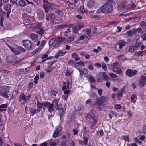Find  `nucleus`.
<instances>
[{
  "label": "nucleus",
  "instance_id": "1",
  "mask_svg": "<svg viewBox=\"0 0 146 146\" xmlns=\"http://www.w3.org/2000/svg\"><path fill=\"white\" fill-rule=\"evenodd\" d=\"M113 9V7L112 5L105 3L97 10V13H99L102 12L105 14H107L112 12Z\"/></svg>",
  "mask_w": 146,
  "mask_h": 146
},
{
  "label": "nucleus",
  "instance_id": "2",
  "mask_svg": "<svg viewBox=\"0 0 146 146\" xmlns=\"http://www.w3.org/2000/svg\"><path fill=\"white\" fill-rule=\"evenodd\" d=\"M94 102V104L98 106H102V104L107 101V97L105 96H102L96 99Z\"/></svg>",
  "mask_w": 146,
  "mask_h": 146
},
{
  "label": "nucleus",
  "instance_id": "3",
  "mask_svg": "<svg viewBox=\"0 0 146 146\" xmlns=\"http://www.w3.org/2000/svg\"><path fill=\"white\" fill-rule=\"evenodd\" d=\"M8 86L6 87L5 86L0 87V95L7 98H9V96L6 94L7 92Z\"/></svg>",
  "mask_w": 146,
  "mask_h": 146
},
{
  "label": "nucleus",
  "instance_id": "4",
  "mask_svg": "<svg viewBox=\"0 0 146 146\" xmlns=\"http://www.w3.org/2000/svg\"><path fill=\"white\" fill-rule=\"evenodd\" d=\"M23 44L27 49L31 50L32 46L31 42L29 40H25L23 42Z\"/></svg>",
  "mask_w": 146,
  "mask_h": 146
},
{
  "label": "nucleus",
  "instance_id": "5",
  "mask_svg": "<svg viewBox=\"0 0 146 146\" xmlns=\"http://www.w3.org/2000/svg\"><path fill=\"white\" fill-rule=\"evenodd\" d=\"M43 105L46 107H48V111L50 112H51L53 111V108L54 107L53 103L51 104L48 102L43 103Z\"/></svg>",
  "mask_w": 146,
  "mask_h": 146
},
{
  "label": "nucleus",
  "instance_id": "6",
  "mask_svg": "<svg viewBox=\"0 0 146 146\" xmlns=\"http://www.w3.org/2000/svg\"><path fill=\"white\" fill-rule=\"evenodd\" d=\"M146 82V76L141 75L139 79V85L141 87H143L145 84Z\"/></svg>",
  "mask_w": 146,
  "mask_h": 146
},
{
  "label": "nucleus",
  "instance_id": "7",
  "mask_svg": "<svg viewBox=\"0 0 146 146\" xmlns=\"http://www.w3.org/2000/svg\"><path fill=\"white\" fill-rule=\"evenodd\" d=\"M31 97V95H29L28 96H25V95L23 93H22L19 97V100L20 101L23 100L24 102H26Z\"/></svg>",
  "mask_w": 146,
  "mask_h": 146
},
{
  "label": "nucleus",
  "instance_id": "8",
  "mask_svg": "<svg viewBox=\"0 0 146 146\" xmlns=\"http://www.w3.org/2000/svg\"><path fill=\"white\" fill-rule=\"evenodd\" d=\"M62 130V128L60 127H58L54 131L53 137L56 138L58 137V135H60V133Z\"/></svg>",
  "mask_w": 146,
  "mask_h": 146
},
{
  "label": "nucleus",
  "instance_id": "9",
  "mask_svg": "<svg viewBox=\"0 0 146 146\" xmlns=\"http://www.w3.org/2000/svg\"><path fill=\"white\" fill-rule=\"evenodd\" d=\"M137 32V29H134L132 30H130L128 31V42L131 41V38H129V37H132Z\"/></svg>",
  "mask_w": 146,
  "mask_h": 146
},
{
  "label": "nucleus",
  "instance_id": "10",
  "mask_svg": "<svg viewBox=\"0 0 146 146\" xmlns=\"http://www.w3.org/2000/svg\"><path fill=\"white\" fill-rule=\"evenodd\" d=\"M43 2V8L45 10V12L46 13H47L48 12L50 9V3L48 1H44Z\"/></svg>",
  "mask_w": 146,
  "mask_h": 146
},
{
  "label": "nucleus",
  "instance_id": "11",
  "mask_svg": "<svg viewBox=\"0 0 146 146\" xmlns=\"http://www.w3.org/2000/svg\"><path fill=\"white\" fill-rule=\"evenodd\" d=\"M15 59L16 57H15L11 56L7 57L6 58V60L7 62L15 64V63H14V62Z\"/></svg>",
  "mask_w": 146,
  "mask_h": 146
},
{
  "label": "nucleus",
  "instance_id": "12",
  "mask_svg": "<svg viewBox=\"0 0 146 146\" xmlns=\"http://www.w3.org/2000/svg\"><path fill=\"white\" fill-rule=\"evenodd\" d=\"M137 71L135 70H131L128 69V76L132 77L135 75L137 73Z\"/></svg>",
  "mask_w": 146,
  "mask_h": 146
},
{
  "label": "nucleus",
  "instance_id": "13",
  "mask_svg": "<svg viewBox=\"0 0 146 146\" xmlns=\"http://www.w3.org/2000/svg\"><path fill=\"white\" fill-rule=\"evenodd\" d=\"M65 54V52L63 50H59L57 53L56 55L55 56L54 58H58L59 56H61Z\"/></svg>",
  "mask_w": 146,
  "mask_h": 146
},
{
  "label": "nucleus",
  "instance_id": "14",
  "mask_svg": "<svg viewBox=\"0 0 146 146\" xmlns=\"http://www.w3.org/2000/svg\"><path fill=\"white\" fill-rule=\"evenodd\" d=\"M95 117L93 115V116H91L90 118V120H91V122L92 121H93V123L91 124L90 128L92 129V127L95 125L97 122V120L96 119H95Z\"/></svg>",
  "mask_w": 146,
  "mask_h": 146
},
{
  "label": "nucleus",
  "instance_id": "15",
  "mask_svg": "<svg viewBox=\"0 0 146 146\" xmlns=\"http://www.w3.org/2000/svg\"><path fill=\"white\" fill-rule=\"evenodd\" d=\"M113 71L117 74H118L121 75L123 74L121 68L118 67H116L114 68Z\"/></svg>",
  "mask_w": 146,
  "mask_h": 146
},
{
  "label": "nucleus",
  "instance_id": "16",
  "mask_svg": "<svg viewBox=\"0 0 146 146\" xmlns=\"http://www.w3.org/2000/svg\"><path fill=\"white\" fill-rule=\"evenodd\" d=\"M44 31V29H42V27H38L37 28V33L41 36L43 35Z\"/></svg>",
  "mask_w": 146,
  "mask_h": 146
},
{
  "label": "nucleus",
  "instance_id": "17",
  "mask_svg": "<svg viewBox=\"0 0 146 146\" xmlns=\"http://www.w3.org/2000/svg\"><path fill=\"white\" fill-rule=\"evenodd\" d=\"M81 73L82 74V77L83 76V75H84L86 77H88V70L86 68H84Z\"/></svg>",
  "mask_w": 146,
  "mask_h": 146
},
{
  "label": "nucleus",
  "instance_id": "18",
  "mask_svg": "<svg viewBox=\"0 0 146 146\" xmlns=\"http://www.w3.org/2000/svg\"><path fill=\"white\" fill-rule=\"evenodd\" d=\"M7 46L11 50L14 52V54L15 55H18L20 53L19 50H15L12 47L9 45H8Z\"/></svg>",
  "mask_w": 146,
  "mask_h": 146
},
{
  "label": "nucleus",
  "instance_id": "19",
  "mask_svg": "<svg viewBox=\"0 0 146 146\" xmlns=\"http://www.w3.org/2000/svg\"><path fill=\"white\" fill-rule=\"evenodd\" d=\"M44 13L42 10H40L38 11V15L40 19H43L44 17Z\"/></svg>",
  "mask_w": 146,
  "mask_h": 146
},
{
  "label": "nucleus",
  "instance_id": "20",
  "mask_svg": "<svg viewBox=\"0 0 146 146\" xmlns=\"http://www.w3.org/2000/svg\"><path fill=\"white\" fill-rule=\"evenodd\" d=\"M11 5H5L4 7V9L7 11H9L11 9Z\"/></svg>",
  "mask_w": 146,
  "mask_h": 146
},
{
  "label": "nucleus",
  "instance_id": "21",
  "mask_svg": "<svg viewBox=\"0 0 146 146\" xmlns=\"http://www.w3.org/2000/svg\"><path fill=\"white\" fill-rule=\"evenodd\" d=\"M138 46L136 45H134L133 46H130L129 48V51L130 52H134L135 49L137 48Z\"/></svg>",
  "mask_w": 146,
  "mask_h": 146
},
{
  "label": "nucleus",
  "instance_id": "22",
  "mask_svg": "<svg viewBox=\"0 0 146 146\" xmlns=\"http://www.w3.org/2000/svg\"><path fill=\"white\" fill-rule=\"evenodd\" d=\"M119 48L121 49L122 48L123 46H125L126 42L124 41L121 40L119 41Z\"/></svg>",
  "mask_w": 146,
  "mask_h": 146
},
{
  "label": "nucleus",
  "instance_id": "23",
  "mask_svg": "<svg viewBox=\"0 0 146 146\" xmlns=\"http://www.w3.org/2000/svg\"><path fill=\"white\" fill-rule=\"evenodd\" d=\"M74 38L75 36H72L67 39L65 40V42L67 43H69L73 41Z\"/></svg>",
  "mask_w": 146,
  "mask_h": 146
},
{
  "label": "nucleus",
  "instance_id": "24",
  "mask_svg": "<svg viewBox=\"0 0 146 146\" xmlns=\"http://www.w3.org/2000/svg\"><path fill=\"white\" fill-rule=\"evenodd\" d=\"M19 5L21 7H24L26 5V3L24 0H20L18 3Z\"/></svg>",
  "mask_w": 146,
  "mask_h": 146
},
{
  "label": "nucleus",
  "instance_id": "25",
  "mask_svg": "<svg viewBox=\"0 0 146 146\" xmlns=\"http://www.w3.org/2000/svg\"><path fill=\"white\" fill-rule=\"evenodd\" d=\"M94 2L93 1H90L87 3L88 7L90 8L93 7L94 6Z\"/></svg>",
  "mask_w": 146,
  "mask_h": 146
},
{
  "label": "nucleus",
  "instance_id": "26",
  "mask_svg": "<svg viewBox=\"0 0 146 146\" xmlns=\"http://www.w3.org/2000/svg\"><path fill=\"white\" fill-rule=\"evenodd\" d=\"M52 22L54 24L60 23L62 22V20L61 19L59 18L54 20Z\"/></svg>",
  "mask_w": 146,
  "mask_h": 146
},
{
  "label": "nucleus",
  "instance_id": "27",
  "mask_svg": "<svg viewBox=\"0 0 146 146\" xmlns=\"http://www.w3.org/2000/svg\"><path fill=\"white\" fill-rule=\"evenodd\" d=\"M31 38L33 40H36L37 39V35L34 33H32L30 34Z\"/></svg>",
  "mask_w": 146,
  "mask_h": 146
},
{
  "label": "nucleus",
  "instance_id": "28",
  "mask_svg": "<svg viewBox=\"0 0 146 146\" xmlns=\"http://www.w3.org/2000/svg\"><path fill=\"white\" fill-rule=\"evenodd\" d=\"M72 56L76 61H78L80 60V58L78 57V55L76 53H73L72 54Z\"/></svg>",
  "mask_w": 146,
  "mask_h": 146
},
{
  "label": "nucleus",
  "instance_id": "29",
  "mask_svg": "<svg viewBox=\"0 0 146 146\" xmlns=\"http://www.w3.org/2000/svg\"><path fill=\"white\" fill-rule=\"evenodd\" d=\"M136 5L135 4L133 3H131V4H128V9H133L135 8Z\"/></svg>",
  "mask_w": 146,
  "mask_h": 146
},
{
  "label": "nucleus",
  "instance_id": "30",
  "mask_svg": "<svg viewBox=\"0 0 146 146\" xmlns=\"http://www.w3.org/2000/svg\"><path fill=\"white\" fill-rule=\"evenodd\" d=\"M65 39L64 37H59L57 40V41L58 43H61L62 42L64 41Z\"/></svg>",
  "mask_w": 146,
  "mask_h": 146
},
{
  "label": "nucleus",
  "instance_id": "31",
  "mask_svg": "<svg viewBox=\"0 0 146 146\" xmlns=\"http://www.w3.org/2000/svg\"><path fill=\"white\" fill-rule=\"evenodd\" d=\"M77 26L76 25L72 28V31L75 33H77L78 32V30L77 29Z\"/></svg>",
  "mask_w": 146,
  "mask_h": 146
},
{
  "label": "nucleus",
  "instance_id": "32",
  "mask_svg": "<svg viewBox=\"0 0 146 146\" xmlns=\"http://www.w3.org/2000/svg\"><path fill=\"white\" fill-rule=\"evenodd\" d=\"M125 6V3L123 2H122L121 3L119 6L118 7V8L119 9H122L124 8Z\"/></svg>",
  "mask_w": 146,
  "mask_h": 146
},
{
  "label": "nucleus",
  "instance_id": "33",
  "mask_svg": "<svg viewBox=\"0 0 146 146\" xmlns=\"http://www.w3.org/2000/svg\"><path fill=\"white\" fill-rule=\"evenodd\" d=\"M143 51H141L139 52H136L135 53V55L137 56V57H139L141 55L142 56H143L142 54L143 53Z\"/></svg>",
  "mask_w": 146,
  "mask_h": 146
},
{
  "label": "nucleus",
  "instance_id": "34",
  "mask_svg": "<svg viewBox=\"0 0 146 146\" xmlns=\"http://www.w3.org/2000/svg\"><path fill=\"white\" fill-rule=\"evenodd\" d=\"M43 105V103H41L39 102H38L37 104V106L38 108V109L40 110L41 111V110L42 107Z\"/></svg>",
  "mask_w": 146,
  "mask_h": 146
},
{
  "label": "nucleus",
  "instance_id": "35",
  "mask_svg": "<svg viewBox=\"0 0 146 146\" xmlns=\"http://www.w3.org/2000/svg\"><path fill=\"white\" fill-rule=\"evenodd\" d=\"M145 137L144 135L140 136L137 137L136 138V139L138 140L139 139L141 140H144L145 139Z\"/></svg>",
  "mask_w": 146,
  "mask_h": 146
},
{
  "label": "nucleus",
  "instance_id": "36",
  "mask_svg": "<svg viewBox=\"0 0 146 146\" xmlns=\"http://www.w3.org/2000/svg\"><path fill=\"white\" fill-rule=\"evenodd\" d=\"M103 77V79L104 80L107 81L108 80V76L107 74L104 72L102 73Z\"/></svg>",
  "mask_w": 146,
  "mask_h": 146
},
{
  "label": "nucleus",
  "instance_id": "37",
  "mask_svg": "<svg viewBox=\"0 0 146 146\" xmlns=\"http://www.w3.org/2000/svg\"><path fill=\"white\" fill-rule=\"evenodd\" d=\"M121 65V63L118 61H116L113 64V66H119Z\"/></svg>",
  "mask_w": 146,
  "mask_h": 146
},
{
  "label": "nucleus",
  "instance_id": "38",
  "mask_svg": "<svg viewBox=\"0 0 146 146\" xmlns=\"http://www.w3.org/2000/svg\"><path fill=\"white\" fill-rule=\"evenodd\" d=\"M7 106V104H3L1 105H0V108H6ZM3 109H0V111H4Z\"/></svg>",
  "mask_w": 146,
  "mask_h": 146
},
{
  "label": "nucleus",
  "instance_id": "39",
  "mask_svg": "<svg viewBox=\"0 0 146 146\" xmlns=\"http://www.w3.org/2000/svg\"><path fill=\"white\" fill-rule=\"evenodd\" d=\"M17 49L19 50L20 53L25 52L26 51V50L24 48L21 46H18Z\"/></svg>",
  "mask_w": 146,
  "mask_h": 146
},
{
  "label": "nucleus",
  "instance_id": "40",
  "mask_svg": "<svg viewBox=\"0 0 146 146\" xmlns=\"http://www.w3.org/2000/svg\"><path fill=\"white\" fill-rule=\"evenodd\" d=\"M55 41V40L54 38H52L50 39L49 42L48 44L50 46L52 45Z\"/></svg>",
  "mask_w": 146,
  "mask_h": 146
},
{
  "label": "nucleus",
  "instance_id": "41",
  "mask_svg": "<svg viewBox=\"0 0 146 146\" xmlns=\"http://www.w3.org/2000/svg\"><path fill=\"white\" fill-rule=\"evenodd\" d=\"M90 29L91 31V33H95L97 30V29L95 27H91L90 28Z\"/></svg>",
  "mask_w": 146,
  "mask_h": 146
},
{
  "label": "nucleus",
  "instance_id": "42",
  "mask_svg": "<svg viewBox=\"0 0 146 146\" xmlns=\"http://www.w3.org/2000/svg\"><path fill=\"white\" fill-rule=\"evenodd\" d=\"M102 68L104 71H106L107 70V66L106 64L103 63L102 64Z\"/></svg>",
  "mask_w": 146,
  "mask_h": 146
},
{
  "label": "nucleus",
  "instance_id": "43",
  "mask_svg": "<svg viewBox=\"0 0 146 146\" xmlns=\"http://www.w3.org/2000/svg\"><path fill=\"white\" fill-rule=\"evenodd\" d=\"M140 25L142 27L145 28L146 27V23L145 22L143 21H141L140 23Z\"/></svg>",
  "mask_w": 146,
  "mask_h": 146
},
{
  "label": "nucleus",
  "instance_id": "44",
  "mask_svg": "<svg viewBox=\"0 0 146 146\" xmlns=\"http://www.w3.org/2000/svg\"><path fill=\"white\" fill-rule=\"evenodd\" d=\"M110 75L111 77L113 78H116L117 77V75L113 73H110Z\"/></svg>",
  "mask_w": 146,
  "mask_h": 146
},
{
  "label": "nucleus",
  "instance_id": "45",
  "mask_svg": "<svg viewBox=\"0 0 146 146\" xmlns=\"http://www.w3.org/2000/svg\"><path fill=\"white\" fill-rule=\"evenodd\" d=\"M88 138L86 137H84L83 138V143L85 145H86L87 144V143L88 142Z\"/></svg>",
  "mask_w": 146,
  "mask_h": 146
},
{
  "label": "nucleus",
  "instance_id": "46",
  "mask_svg": "<svg viewBox=\"0 0 146 146\" xmlns=\"http://www.w3.org/2000/svg\"><path fill=\"white\" fill-rule=\"evenodd\" d=\"M135 97H136V95L135 94H133L132 95L131 97V100L133 101V102L134 103V102H136L135 100H134Z\"/></svg>",
  "mask_w": 146,
  "mask_h": 146
},
{
  "label": "nucleus",
  "instance_id": "47",
  "mask_svg": "<svg viewBox=\"0 0 146 146\" xmlns=\"http://www.w3.org/2000/svg\"><path fill=\"white\" fill-rule=\"evenodd\" d=\"M99 50H101V48L99 46L97 47V49H95L93 50V51L96 53H98L99 52Z\"/></svg>",
  "mask_w": 146,
  "mask_h": 146
},
{
  "label": "nucleus",
  "instance_id": "48",
  "mask_svg": "<svg viewBox=\"0 0 146 146\" xmlns=\"http://www.w3.org/2000/svg\"><path fill=\"white\" fill-rule=\"evenodd\" d=\"M78 131H79L78 130L76 129H73V133L74 135H77Z\"/></svg>",
  "mask_w": 146,
  "mask_h": 146
},
{
  "label": "nucleus",
  "instance_id": "49",
  "mask_svg": "<svg viewBox=\"0 0 146 146\" xmlns=\"http://www.w3.org/2000/svg\"><path fill=\"white\" fill-rule=\"evenodd\" d=\"M75 62L74 60H70L68 62V63L70 65H72Z\"/></svg>",
  "mask_w": 146,
  "mask_h": 146
},
{
  "label": "nucleus",
  "instance_id": "50",
  "mask_svg": "<svg viewBox=\"0 0 146 146\" xmlns=\"http://www.w3.org/2000/svg\"><path fill=\"white\" fill-rule=\"evenodd\" d=\"M29 110L30 112L32 114V116H33L34 115V109L32 107H30V108H29Z\"/></svg>",
  "mask_w": 146,
  "mask_h": 146
},
{
  "label": "nucleus",
  "instance_id": "51",
  "mask_svg": "<svg viewBox=\"0 0 146 146\" xmlns=\"http://www.w3.org/2000/svg\"><path fill=\"white\" fill-rule=\"evenodd\" d=\"M102 90L101 89H98V92L100 96L102 95Z\"/></svg>",
  "mask_w": 146,
  "mask_h": 146
},
{
  "label": "nucleus",
  "instance_id": "52",
  "mask_svg": "<svg viewBox=\"0 0 146 146\" xmlns=\"http://www.w3.org/2000/svg\"><path fill=\"white\" fill-rule=\"evenodd\" d=\"M51 66H48V67L46 68V71L48 72H49L51 70Z\"/></svg>",
  "mask_w": 146,
  "mask_h": 146
},
{
  "label": "nucleus",
  "instance_id": "53",
  "mask_svg": "<svg viewBox=\"0 0 146 146\" xmlns=\"http://www.w3.org/2000/svg\"><path fill=\"white\" fill-rule=\"evenodd\" d=\"M141 37L143 38V40H146V33L142 34L141 35Z\"/></svg>",
  "mask_w": 146,
  "mask_h": 146
},
{
  "label": "nucleus",
  "instance_id": "54",
  "mask_svg": "<svg viewBox=\"0 0 146 146\" xmlns=\"http://www.w3.org/2000/svg\"><path fill=\"white\" fill-rule=\"evenodd\" d=\"M123 89L120 90L119 92L117 93V94L119 96H121L122 95L123 92Z\"/></svg>",
  "mask_w": 146,
  "mask_h": 146
},
{
  "label": "nucleus",
  "instance_id": "55",
  "mask_svg": "<svg viewBox=\"0 0 146 146\" xmlns=\"http://www.w3.org/2000/svg\"><path fill=\"white\" fill-rule=\"evenodd\" d=\"M89 79L90 82H94L95 81L94 78L92 76H90V77L89 78Z\"/></svg>",
  "mask_w": 146,
  "mask_h": 146
},
{
  "label": "nucleus",
  "instance_id": "56",
  "mask_svg": "<svg viewBox=\"0 0 146 146\" xmlns=\"http://www.w3.org/2000/svg\"><path fill=\"white\" fill-rule=\"evenodd\" d=\"M80 11L82 13H85L86 12L84 7L83 6L81 7L80 8Z\"/></svg>",
  "mask_w": 146,
  "mask_h": 146
},
{
  "label": "nucleus",
  "instance_id": "57",
  "mask_svg": "<svg viewBox=\"0 0 146 146\" xmlns=\"http://www.w3.org/2000/svg\"><path fill=\"white\" fill-rule=\"evenodd\" d=\"M48 56V55L47 54H43L41 58L43 60L45 58H47Z\"/></svg>",
  "mask_w": 146,
  "mask_h": 146
},
{
  "label": "nucleus",
  "instance_id": "58",
  "mask_svg": "<svg viewBox=\"0 0 146 146\" xmlns=\"http://www.w3.org/2000/svg\"><path fill=\"white\" fill-rule=\"evenodd\" d=\"M77 25L79 29H80L81 28H83L84 26V25L82 24H79Z\"/></svg>",
  "mask_w": 146,
  "mask_h": 146
},
{
  "label": "nucleus",
  "instance_id": "59",
  "mask_svg": "<svg viewBox=\"0 0 146 146\" xmlns=\"http://www.w3.org/2000/svg\"><path fill=\"white\" fill-rule=\"evenodd\" d=\"M56 13H57L59 14L60 15H63V13L59 10H58L56 11Z\"/></svg>",
  "mask_w": 146,
  "mask_h": 146
},
{
  "label": "nucleus",
  "instance_id": "60",
  "mask_svg": "<svg viewBox=\"0 0 146 146\" xmlns=\"http://www.w3.org/2000/svg\"><path fill=\"white\" fill-rule=\"evenodd\" d=\"M45 44V41L44 40H43L41 43L40 45V47L42 48H43L44 47V45Z\"/></svg>",
  "mask_w": 146,
  "mask_h": 146
},
{
  "label": "nucleus",
  "instance_id": "61",
  "mask_svg": "<svg viewBox=\"0 0 146 146\" xmlns=\"http://www.w3.org/2000/svg\"><path fill=\"white\" fill-rule=\"evenodd\" d=\"M71 74V72L69 70H67L65 73V75L67 76H69Z\"/></svg>",
  "mask_w": 146,
  "mask_h": 146
},
{
  "label": "nucleus",
  "instance_id": "62",
  "mask_svg": "<svg viewBox=\"0 0 146 146\" xmlns=\"http://www.w3.org/2000/svg\"><path fill=\"white\" fill-rule=\"evenodd\" d=\"M48 144L47 143L45 142L42 143L39 145V146H47Z\"/></svg>",
  "mask_w": 146,
  "mask_h": 146
},
{
  "label": "nucleus",
  "instance_id": "63",
  "mask_svg": "<svg viewBox=\"0 0 146 146\" xmlns=\"http://www.w3.org/2000/svg\"><path fill=\"white\" fill-rule=\"evenodd\" d=\"M51 93L53 95L55 96L57 94V92L56 91L53 90H52Z\"/></svg>",
  "mask_w": 146,
  "mask_h": 146
},
{
  "label": "nucleus",
  "instance_id": "64",
  "mask_svg": "<svg viewBox=\"0 0 146 146\" xmlns=\"http://www.w3.org/2000/svg\"><path fill=\"white\" fill-rule=\"evenodd\" d=\"M115 108L117 109H120L121 108V106L120 105L117 104L115 106Z\"/></svg>",
  "mask_w": 146,
  "mask_h": 146
}]
</instances>
